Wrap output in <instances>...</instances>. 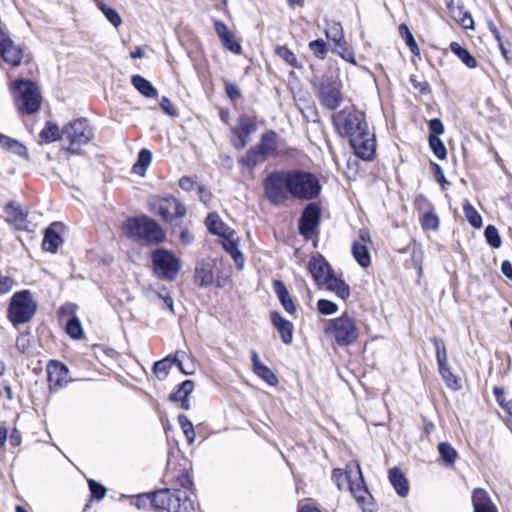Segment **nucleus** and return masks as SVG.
Here are the masks:
<instances>
[{
  "label": "nucleus",
  "instance_id": "1",
  "mask_svg": "<svg viewBox=\"0 0 512 512\" xmlns=\"http://www.w3.org/2000/svg\"><path fill=\"white\" fill-rule=\"evenodd\" d=\"M263 188L267 200L276 206L283 204L289 196L312 200L322 190L317 176L301 169L272 172L264 179Z\"/></svg>",
  "mask_w": 512,
  "mask_h": 512
},
{
  "label": "nucleus",
  "instance_id": "2",
  "mask_svg": "<svg viewBox=\"0 0 512 512\" xmlns=\"http://www.w3.org/2000/svg\"><path fill=\"white\" fill-rule=\"evenodd\" d=\"M130 503L138 509L152 508L166 512H194V500L186 492L175 488H162L131 497Z\"/></svg>",
  "mask_w": 512,
  "mask_h": 512
},
{
  "label": "nucleus",
  "instance_id": "3",
  "mask_svg": "<svg viewBox=\"0 0 512 512\" xmlns=\"http://www.w3.org/2000/svg\"><path fill=\"white\" fill-rule=\"evenodd\" d=\"M331 479L339 490H343L347 483L348 490L363 512H375L376 507L358 463L349 462L345 469L334 468Z\"/></svg>",
  "mask_w": 512,
  "mask_h": 512
},
{
  "label": "nucleus",
  "instance_id": "4",
  "mask_svg": "<svg viewBox=\"0 0 512 512\" xmlns=\"http://www.w3.org/2000/svg\"><path fill=\"white\" fill-rule=\"evenodd\" d=\"M124 234L142 244H159L165 239V232L153 219L141 215L129 218L123 226Z\"/></svg>",
  "mask_w": 512,
  "mask_h": 512
},
{
  "label": "nucleus",
  "instance_id": "5",
  "mask_svg": "<svg viewBox=\"0 0 512 512\" xmlns=\"http://www.w3.org/2000/svg\"><path fill=\"white\" fill-rule=\"evenodd\" d=\"M9 88L14 104L20 113L31 115L40 109L42 96L34 82L17 79L10 83Z\"/></svg>",
  "mask_w": 512,
  "mask_h": 512
},
{
  "label": "nucleus",
  "instance_id": "6",
  "mask_svg": "<svg viewBox=\"0 0 512 512\" xmlns=\"http://www.w3.org/2000/svg\"><path fill=\"white\" fill-rule=\"evenodd\" d=\"M164 477L166 483L171 486L170 488L184 491L195 500L192 464L186 458L181 457L169 461ZM194 505L196 506V501H194Z\"/></svg>",
  "mask_w": 512,
  "mask_h": 512
},
{
  "label": "nucleus",
  "instance_id": "7",
  "mask_svg": "<svg viewBox=\"0 0 512 512\" xmlns=\"http://www.w3.org/2000/svg\"><path fill=\"white\" fill-rule=\"evenodd\" d=\"M230 278V268L222 261L203 259L197 262L194 270V281L201 287L215 285L224 287Z\"/></svg>",
  "mask_w": 512,
  "mask_h": 512
},
{
  "label": "nucleus",
  "instance_id": "8",
  "mask_svg": "<svg viewBox=\"0 0 512 512\" xmlns=\"http://www.w3.org/2000/svg\"><path fill=\"white\" fill-rule=\"evenodd\" d=\"M332 121L338 134L349 139L362 134L368 128L364 113L354 107H345L335 113Z\"/></svg>",
  "mask_w": 512,
  "mask_h": 512
},
{
  "label": "nucleus",
  "instance_id": "9",
  "mask_svg": "<svg viewBox=\"0 0 512 512\" xmlns=\"http://www.w3.org/2000/svg\"><path fill=\"white\" fill-rule=\"evenodd\" d=\"M325 333L339 346H350L358 339L359 327L354 318L343 314L329 321Z\"/></svg>",
  "mask_w": 512,
  "mask_h": 512
},
{
  "label": "nucleus",
  "instance_id": "10",
  "mask_svg": "<svg viewBox=\"0 0 512 512\" xmlns=\"http://www.w3.org/2000/svg\"><path fill=\"white\" fill-rule=\"evenodd\" d=\"M36 310L37 303L31 293L28 290H23L12 296L7 315L11 323L18 326L30 321Z\"/></svg>",
  "mask_w": 512,
  "mask_h": 512
},
{
  "label": "nucleus",
  "instance_id": "11",
  "mask_svg": "<svg viewBox=\"0 0 512 512\" xmlns=\"http://www.w3.org/2000/svg\"><path fill=\"white\" fill-rule=\"evenodd\" d=\"M93 137V132L86 119H76L62 129V140H68V150L76 152Z\"/></svg>",
  "mask_w": 512,
  "mask_h": 512
},
{
  "label": "nucleus",
  "instance_id": "12",
  "mask_svg": "<svg viewBox=\"0 0 512 512\" xmlns=\"http://www.w3.org/2000/svg\"><path fill=\"white\" fill-rule=\"evenodd\" d=\"M149 209L166 222L172 223L186 214L185 207L174 197H154L149 200Z\"/></svg>",
  "mask_w": 512,
  "mask_h": 512
},
{
  "label": "nucleus",
  "instance_id": "13",
  "mask_svg": "<svg viewBox=\"0 0 512 512\" xmlns=\"http://www.w3.org/2000/svg\"><path fill=\"white\" fill-rule=\"evenodd\" d=\"M185 359L190 360V355L182 350L170 354L154 364L153 371L159 381H165L172 369L188 375L190 370L185 367Z\"/></svg>",
  "mask_w": 512,
  "mask_h": 512
},
{
  "label": "nucleus",
  "instance_id": "14",
  "mask_svg": "<svg viewBox=\"0 0 512 512\" xmlns=\"http://www.w3.org/2000/svg\"><path fill=\"white\" fill-rule=\"evenodd\" d=\"M152 261L154 271L159 277L170 281L176 279L180 269V262L173 254L159 249L152 254Z\"/></svg>",
  "mask_w": 512,
  "mask_h": 512
},
{
  "label": "nucleus",
  "instance_id": "15",
  "mask_svg": "<svg viewBox=\"0 0 512 512\" xmlns=\"http://www.w3.org/2000/svg\"><path fill=\"white\" fill-rule=\"evenodd\" d=\"M317 97L320 104L329 110L337 109L343 101L339 84L322 78L317 86Z\"/></svg>",
  "mask_w": 512,
  "mask_h": 512
},
{
  "label": "nucleus",
  "instance_id": "16",
  "mask_svg": "<svg viewBox=\"0 0 512 512\" xmlns=\"http://www.w3.org/2000/svg\"><path fill=\"white\" fill-rule=\"evenodd\" d=\"M257 130V124L249 116L238 118L236 125L231 130V144L238 150L247 146L250 136Z\"/></svg>",
  "mask_w": 512,
  "mask_h": 512
},
{
  "label": "nucleus",
  "instance_id": "17",
  "mask_svg": "<svg viewBox=\"0 0 512 512\" xmlns=\"http://www.w3.org/2000/svg\"><path fill=\"white\" fill-rule=\"evenodd\" d=\"M354 153L360 159L369 161L376 152V141L374 134L370 133L368 128L362 134L349 139Z\"/></svg>",
  "mask_w": 512,
  "mask_h": 512
},
{
  "label": "nucleus",
  "instance_id": "18",
  "mask_svg": "<svg viewBox=\"0 0 512 512\" xmlns=\"http://www.w3.org/2000/svg\"><path fill=\"white\" fill-rule=\"evenodd\" d=\"M0 56L5 63L17 67L23 59V50L0 27Z\"/></svg>",
  "mask_w": 512,
  "mask_h": 512
},
{
  "label": "nucleus",
  "instance_id": "19",
  "mask_svg": "<svg viewBox=\"0 0 512 512\" xmlns=\"http://www.w3.org/2000/svg\"><path fill=\"white\" fill-rule=\"evenodd\" d=\"M319 218V207L314 203L308 204L304 209L299 222L300 233L307 238L311 237L318 226Z\"/></svg>",
  "mask_w": 512,
  "mask_h": 512
},
{
  "label": "nucleus",
  "instance_id": "20",
  "mask_svg": "<svg viewBox=\"0 0 512 512\" xmlns=\"http://www.w3.org/2000/svg\"><path fill=\"white\" fill-rule=\"evenodd\" d=\"M221 236V243L224 250L231 255L238 269L244 266V256L239 250V237L233 229H226Z\"/></svg>",
  "mask_w": 512,
  "mask_h": 512
},
{
  "label": "nucleus",
  "instance_id": "21",
  "mask_svg": "<svg viewBox=\"0 0 512 512\" xmlns=\"http://www.w3.org/2000/svg\"><path fill=\"white\" fill-rule=\"evenodd\" d=\"M473 512H498L489 493L484 488H474L471 494Z\"/></svg>",
  "mask_w": 512,
  "mask_h": 512
},
{
  "label": "nucleus",
  "instance_id": "22",
  "mask_svg": "<svg viewBox=\"0 0 512 512\" xmlns=\"http://www.w3.org/2000/svg\"><path fill=\"white\" fill-rule=\"evenodd\" d=\"M309 271L313 276L314 280L319 284L323 285L330 276H332V272L329 264L322 257L312 258L309 262Z\"/></svg>",
  "mask_w": 512,
  "mask_h": 512
},
{
  "label": "nucleus",
  "instance_id": "23",
  "mask_svg": "<svg viewBox=\"0 0 512 512\" xmlns=\"http://www.w3.org/2000/svg\"><path fill=\"white\" fill-rule=\"evenodd\" d=\"M46 370L50 384H66L70 381L67 366L59 361H50Z\"/></svg>",
  "mask_w": 512,
  "mask_h": 512
},
{
  "label": "nucleus",
  "instance_id": "24",
  "mask_svg": "<svg viewBox=\"0 0 512 512\" xmlns=\"http://www.w3.org/2000/svg\"><path fill=\"white\" fill-rule=\"evenodd\" d=\"M271 322L280 334L283 343L290 344L293 340V324L284 319L280 313L274 311L270 314Z\"/></svg>",
  "mask_w": 512,
  "mask_h": 512
},
{
  "label": "nucleus",
  "instance_id": "25",
  "mask_svg": "<svg viewBox=\"0 0 512 512\" xmlns=\"http://www.w3.org/2000/svg\"><path fill=\"white\" fill-rule=\"evenodd\" d=\"M388 478L400 497H406L409 494L410 486L408 479L399 467H393L389 470Z\"/></svg>",
  "mask_w": 512,
  "mask_h": 512
},
{
  "label": "nucleus",
  "instance_id": "26",
  "mask_svg": "<svg viewBox=\"0 0 512 512\" xmlns=\"http://www.w3.org/2000/svg\"><path fill=\"white\" fill-rule=\"evenodd\" d=\"M267 158L276 154L278 149V135L269 130L261 135L260 141L255 145Z\"/></svg>",
  "mask_w": 512,
  "mask_h": 512
},
{
  "label": "nucleus",
  "instance_id": "27",
  "mask_svg": "<svg viewBox=\"0 0 512 512\" xmlns=\"http://www.w3.org/2000/svg\"><path fill=\"white\" fill-rule=\"evenodd\" d=\"M58 228H61V225L53 223L46 229L42 242V247L45 251L54 253L62 244V238L57 230Z\"/></svg>",
  "mask_w": 512,
  "mask_h": 512
},
{
  "label": "nucleus",
  "instance_id": "28",
  "mask_svg": "<svg viewBox=\"0 0 512 512\" xmlns=\"http://www.w3.org/2000/svg\"><path fill=\"white\" fill-rule=\"evenodd\" d=\"M265 156L257 147H251L244 156H242L238 163L245 169L252 171L257 165L267 160Z\"/></svg>",
  "mask_w": 512,
  "mask_h": 512
},
{
  "label": "nucleus",
  "instance_id": "29",
  "mask_svg": "<svg viewBox=\"0 0 512 512\" xmlns=\"http://www.w3.org/2000/svg\"><path fill=\"white\" fill-rule=\"evenodd\" d=\"M327 290L335 293L339 298L346 300L350 296V288L342 279L337 278L334 274L322 285Z\"/></svg>",
  "mask_w": 512,
  "mask_h": 512
},
{
  "label": "nucleus",
  "instance_id": "30",
  "mask_svg": "<svg viewBox=\"0 0 512 512\" xmlns=\"http://www.w3.org/2000/svg\"><path fill=\"white\" fill-rule=\"evenodd\" d=\"M493 393L496 397L498 404L502 407V409L506 413V424L512 430V399L506 400L504 397V387L503 386H495Z\"/></svg>",
  "mask_w": 512,
  "mask_h": 512
},
{
  "label": "nucleus",
  "instance_id": "31",
  "mask_svg": "<svg viewBox=\"0 0 512 512\" xmlns=\"http://www.w3.org/2000/svg\"><path fill=\"white\" fill-rule=\"evenodd\" d=\"M131 82L135 89L147 98H155L158 95L156 88L140 75L132 76Z\"/></svg>",
  "mask_w": 512,
  "mask_h": 512
},
{
  "label": "nucleus",
  "instance_id": "32",
  "mask_svg": "<svg viewBox=\"0 0 512 512\" xmlns=\"http://www.w3.org/2000/svg\"><path fill=\"white\" fill-rule=\"evenodd\" d=\"M274 290L284 309L290 314L294 313L296 311V306L291 299L285 285L281 281H275Z\"/></svg>",
  "mask_w": 512,
  "mask_h": 512
},
{
  "label": "nucleus",
  "instance_id": "33",
  "mask_svg": "<svg viewBox=\"0 0 512 512\" xmlns=\"http://www.w3.org/2000/svg\"><path fill=\"white\" fill-rule=\"evenodd\" d=\"M449 11L452 18L465 29H472L474 21L467 11L463 10L460 6H449Z\"/></svg>",
  "mask_w": 512,
  "mask_h": 512
},
{
  "label": "nucleus",
  "instance_id": "34",
  "mask_svg": "<svg viewBox=\"0 0 512 512\" xmlns=\"http://www.w3.org/2000/svg\"><path fill=\"white\" fill-rule=\"evenodd\" d=\"M252 362L254 372L267 384H273L275 381L274 373L260 362L259 356L255 351H252Z\"/></svg>",
  "mask_w": 512,
  "mask_h": 512
},
{
  "label": "nucleus",
  "instance_id": "35",
  "mask_svg": "<svg viewBox=\"0 0 512 512\" xmlns=\"http://www.w3.org/2000/svg\"><path fill=\"white\" fill-rule=\"evenodd\" d=\"M352 254L357 263L367 268L371 264V257L367 246L364 243L354 242L352 245Z\"/></svg>",
  "mask_w": 512,
  "mask_h": 512
},
{
  "label": "nucleus",
  "instance_id": "36",
  "mask_svg": "<svg viewBox=\"0 0 512 512\" xmlns=\"http://www.w3.org/2000/svg\"><path fill=\"white\" fill-rule=\"evenodd\" d=\"M194 386H178V389L169 395V399L173 402H180L181 408L189 410L191 408L189 395L192 393Z\"/></svg>",
  "mask_w": 512,
  "mask_h": 512
},
{
  "label": "nucleus",
  "instance_id": "37",
  "mask_svg": "<svg viewBox=\"0 0 512 512\" xmlns=\"http://www.w3.org/2000/svg\"><path fill=\"white\" fill-rule=\"evenodd\" d=\"M450 49L468 68H475L477 66L476 59L459 43L452 42Z\"/></svg>",
  "mask_w": 512,
  "mask_h": 512
},
{
  "label": "nucleus",
  "instance_id": "38",
  "mask_svg": "<svg viewBox=\"0 0 512 512\" xmlns=\"http://www.w3.org/2000/svg\"><path fill=\"white\" fill-rule=\"evenodd\" d=\"M0 145L16 155L21 157L27 156V148L15 139L0 135Z\"/></svg>",
  "mask_w": 512,
  "mask_h": 512
},
{
  "label": "nucleus",
  "instance_id": "39",
  "mask_svg": "<svg viewBox=\"0 0 512 512\" xmlns=\"http://www.w3.org/2000/svg\"><path fill=\"white\" fill-rule=\"evenodd\" d=\"M205 224L210 233L220 237L223 235V232H226V229H231L222 222L216 213H210L206 218Z\"/></svg>",
  "mask_w": 512,
  "mask_h": 512
},
{
  "label": "nucleus",
  "instance_id": "40",
  "mask_svg": "<svg viewBox=\"0 0 512 512\" xmlns=\"http://www.w3.org/2000/svg\"><path fill=\"white\" fill-rule=\"evenodd\" d=\"M440 457L446 465H453L458 457L455 448L449 442H441L438 444Z\"/></svg>",
  "mask_w": 512,
  "mask_h": 512
},
{
  "label": "nucleus",
  "instance_id": "41",
  "mask_svg": "<svg viewBox=\"0 0 512 512\" xmlns=\"http://www.w3.org/2000/svg\"><path fill=\"white\" fill-rule=\"evenodd\" d=\"M40 138L46 142H54L62 139V132L60 133L59 128L56 124L47 122L45 127L40 132Z\"/></svg>",
  "mask_w": 512,
  "mask_h": 512
},
{
  "label": "nucleus",
  "instance_id": "42",
  "mask_svg": "<svg viewBox=\"0 0 512 512\" xmlns=\"http://www.w3.org/2000/svg\"><path fill=\"white\" fill-rule=\"evenodd\" d=\"M96 1H97V7L102 11V13L105 15L107 20L114 27H116V28L119 27L122 24V18L119 15V13L115 9L107 6L103 1H101V0H96Z\"/></svg>",
  "mask_w": 512,
  "mask_h": 512
},
{
  "label": "nucleus",
  "instance_id": "43",
  "mask_svg": "<svg viewBox=\"0 0 512 512\" xmlns=\"http://www.w3.org/2000/svg\"><path fill=\"white\" fill-rule=\"evenodd\" d=\"M434 345H435V349H436V358H437V362L439 365V371L442 374L443 379L445 381H449V378L444 373V364L447 361V353H446L445 344L442 340L435 338Z\"/></svg>",
  "mask_w": 512,
  "mask_h": 512
},
{
  "label": "nucleus",
  "instance_id": "44",
  "mask_svg": "<svg viewBox=\"0 0 512 512\" xmlns=\"http://www.w3.org/2000/svg\"><path fill=\"white\" fill-rule=\"evenodd\" d=\"M151 160V152L147 149H142L138 154L137 162L133 165V171L139 175H144V172L150 165Z\"/></svg>",
  "mask_w": 512,
  "mask_h": 512
},
{
  "label": "nucleus",
  "instance_id": "45",
  "mask_svg": "<svg viewBox=\"0 0 512 512\" xmlns=\"http://www.w3.org/2000/svg\"><path fill=\"white\" fill-rule=\"evenodd\" d=\"M177 419L179 426L187 439V442L192 444L196 436L193 423L185 414H180Z\"/></svg>",
  "mask_w": 512,
  "mask_h": 512
},
{
  "label": "nucleus",
  "instance_id": "46",
  "mask_svg": "<svg viewBox=\"0 0 512 512\" xmlns=\"http://www.w3.org/2000/svg\"><path fill=\"white\" fill-rule=\"evenodd\" d=\"M326 36L337 46L342 47L345 44L343 30L340 24L333 23L326 30Z\"/></svg>",
  "mask_w": 512,
  "mask_h": 512
},
{
  "label": "nucleus",
  "instance_id": "47",
  "mask_svg": "<svg viewBox=\"0 0 512 512\" xmlns=\"http://www.w3.org/2000/svg\"><path fill=\"white\" fill-rule=\"evenodd\" d=\"M275 53L291 67L298 68L300 66L295 53L286 46H277Z\"/></svg>",
  "mask_w": 512,
  "mask_h": 512
},
{
  "label": "nucleus",
  "instance_id": "48",
  "mask_svg": "<svg viewBox=\"0 0 512 512\" xmlns=\"http://www.w3.org/2000/svg\"><path fill=\"white\" fill-rule=\"evenodd\" d=\"M66 332L73 339H80L83 336V328L79 318L73 316L68 320Z\"/></svg>",
  "mask_w": 512,
  "mask_h": 512
},
{
  "label": "nucleus",
  "instance_id": "49",
  "mask_svg": "<svg viewBox=\"0 0 512 512\" xmlns=\"http://www.w3.org/2000/svg\"><path fill=\"white\" fill-rule=\"evenodd\" d=\"M464 215L467 221L471 224V226L475 228H479L482 225V217L477 212V210L469 203L464 204L463 206Z\"/></svg>",
  "mask_w": 512,
  "mask_h": 512
},
{
  "label": "nucleus",
  "instance_id": "50",
  "mask_svg": "<svg viewBox=\"0 0 512 512\" xmlns=\"http://www.w3.org/2000/svg\"><path fill=\"white\" fill-rule=\"evenodd\" d=\"M421 226L424 230H437L439 227V217L430 210L421 217Z\"/></svg>",
  "mask_w": 512,
  "mask_h": 512
},
{
  "label": "nucleus",
  "instance_id": "51",
  "mask_svg": "<svg viewBox=\"0 0 512 512\" xmlns=\"http://www.w3.org/2000/svg\"><path fill=\"white\" fill-rule=\"evenodd\" d=\"M429 145L434 155L443 160L446 158L447 151L444 143L439 139V137H435V135H429Z\"/></svg>",
  "mask_w": 512,
  "mask_h": 512
},
{
  "label": "nucleus",
  "instance_id": "52",
  "mask_svg": "<svg viewBox=\"0 0 512 512\" xmlns=\"http://www.w3.org/2000/svg\"><path fill=\"white\" fill-rule=\"evenodd\" d=\"M87 483H88V487H89L92 499L99 501V500H102L106 496L107 489L104 485L98 483L97 481H95L93 479H88Z\"/></svg>",
  "mask_w": 512,
  "mask_h": 512
},
{
  "label": "nucleus",
  "instance_id": "53",
  "mask_svg": "<svg viewBox=\"0 0 512 512\" xmlns=\"http://www.w3.org/2000/svg\"><path fill=\"white\" fill-rule=\"evenodd\" d=\"M485 238H486L487 242L493 248L500 247V245H501V238H500L498 230L494 226L489 225V226L486 227V229H485Z\"/></svg>",
  "mask_w": 512,
  "mask_h": 512
},
{
  "label": "nucleus",
  "instance_id": "54",
  "mask_svg": "<svg viewBox=\"0 0 512 512\" xmlns=\"http://www.w3.org/2000/svg\"><path fill=\"white\" fill-rule=\"evenodd\" d=\"M317 308L318 311L323 315H332L338 310L336 303L326 299H320L317 303Z\"/></svg>",
  "mask_w": 512,
  "mask_h": 512
},
{
  "label": "nucleus",
  "instance_id": "55",
  "mask_svg": "<svg viewBox=\"0 0 512 512\" xmlns=\"http://www.w3.org/2000/svg\"><path fill=\"white\" fill-rule=\"evenodd\" d=\"M400 29H405V40H406V44L409 47L410 51L414 55H419L420 54L419 47H418L412 33L408 29V27L405 24H401Z\"/></svg>",
  "mask_w": 512,
  "mask_h": 512
},
{
  "label": "nucleus",
  "instance_id": "56",
  "mask_svg": "<svg viewBox=\"0 0 512 512\" xmlns=\"http://www.w3.org/2000/svg\"><path fill=\"white\" fill-rule=\"evenodd\" d=\"M310 50L319 58H324L327 50L326 44L322 39H318L309 43Z\"/></svg>",
  "mask_w": 512,
  "mask_h": 512
},
{
  "label": "nucleus",
  "instance_id": "57",
  "mask_svg": "<svg viewBox=\"0 0 512 512\" xmlns=\"http://www.w3.org/2000/svg\"><path fill=\"white\" fill-rule=\"evenodd\" d=\"M222 43L225 46V48L231 51L232 53H241V45L233 38L231 34L227 36V38L223 39Z\"/></svg>",
  "mask_w": 512,
  "mask_h": 512
},
{
  "label": "nucleus",
  "instance_id": "58",
  "mask_svg": "<svg viewBox=\"0 0 512 512\" xmlns=\"http://www.w3.org/2000/svg\"><path fill=\"white\" fill-rule=\"evenodd\" d=\"M429 130V135H435V137H438L444 132V126L439 119L434 118L429 121Z\"/></svg>",
  "mask_w": 512,
  "mask_h": 512
},
{
  "label": "nucleus",
  "instance_id": "59",
  "mask_svg": "<svg viewBox=\"0 0 512 512\" xmlns=\"http://www.w3.org/2000/svg\"><path fill=\"white\" fill-rule=\"evenodd\" d=\"M299 109L306 118L316 121L317 111L313 103H306L305 107L299 106Z\"/></svg>",
  "mask_w": 512,
  "mask_h": 512
},
{
  "label": "nucleus",
  "instance_id": "60",
  "mask_svg": "<svg viewBox=\"0 0 512 512\" xmlns=\"http://www.w3.org/2000/svg\"><path fill=\"white\" fill-rule=\"evenodd\" d=\"M14 286V280L0 273V294L8 293Z\"/></svg>",
  "mask_w": 512,
  "mask_h": 512
},
{
  "label": "nucleus",
  "instance_id": "61",
  "mask_svg": "<svg viewBox=\"0 0 512 512\" xmlns=\"http://www.w3.org/2000/svg\"><path fill=\"white\" fill-rule=\"evenodd\" d=\"M225 91L231 100L238 99L241 96L239 87L234 83L227 82L225 84Z\"/></svg>",
  "mask_w": 512,
  "mask_h": 512
},
{
  "label": "nucleus",
  "instance_id": "62",
  "mask_svg": "<svg viewBox=\"0 0 512 512\" xmlns=\"http://www.w3.org/2000/svg\"><path fill=\"white\" fill-rule=\"evenodd\" d=\"M158 297L162 299L164 306L171 312H174V302L169 293L164 289L163 293L159 292Z\"/></svg>",
  "mask_w": 512,
  "mask_h": 512
},
{
  "label": "nucleus",
  "instance_id": "63",
  "mask_svg": "<svg viewBox=\"0 0 512 512\" xmlns=\"http://www.w3.org/2000/svg\"><path fill=\"white\" fill-rule=\"evenodd\" d=\"M410 82L414 89L419 92L426 94L429 92V84L426 81H418L416 78H411Z\"/></svg>",
  "mask_w": 512,
  "mask_h": 512
},
{
  "label": "nucleus",
  "instance_id": "64",
  "mask_svg": "<svg viewBox=\"0 0 512 512\" xmlns=\"http://www.w3.org/2000/svg\"><path fill=\"white\" fill-rule=\"evenodd\" d=\"M215 31L221 40L230 35L227 26L221 21H215Z\"/></svg>",
  "mask_w": 512,
  "mask_h": 512
}]
</instances>
